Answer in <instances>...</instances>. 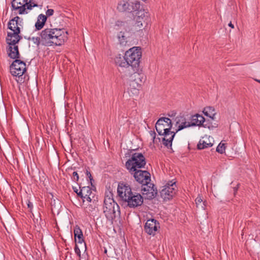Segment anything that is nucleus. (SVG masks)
<instances>
[{
    "label": "nucleus",
    "instance_id": "cd10ccee",
    "mask_svg": "<svg viewBox=\"0 0 260 260\" xmlns=\"http://www.w3.org/2000/svg\"><path fill=\"white\" fill-rule=\"evenodd\" d=\"M198 117L199 116H197L196 114L191 116L190 119L191 121L190 122V126H199Z\"/></svg>",
    "mask_w": 260,
    "mask_h": 260
},
{
    "label": "nucleus",
    "instance_id": "4468645a",
    "mask_svg": "<svg viewBox=\"0 0 260 260\" xmlns=\"http://www.w3.org/2000/svg\"><path fill=\"white\" fill-rule=\"evenodd\" d=\"M26 5L27 0H12V10H18V14L20 15L27 14Z\"/></svg>",
    "mask_w": 260,
    "mask_h": 260
},
{
    "label": "nucleus",
    "instance_id": "6e6552de",
    "mask_svg": "<svg viewBox=\"0 0 260 260\" xmlns=\"http://www.w3.org/2000/svg\"><path fill=\"white\" fill-rule=\"evenodd\" d=\"M117 9L120 12L128 13L140 11V4L137 1L135 2L122 1L118 3Z\"/></svg>",
    "mask_w": 260,
    "mask_h": 260
},
{
    "label": "nucleus",
    "instance_id": "f704fd0d",
    "mask_svg": "<svg viewBox=\"0 0 260 260\" xmlns=\"http://www.w3.org/2000/svg\"><path fill=\"white\" fill-rule=\"evenodd\" d=\"M86 174L87 177L89 179L91 185L92 186V181H93V179L91 176L90 172H89L87 169L86 170Z\"/></svg>",
    "mask_w": 260,
    "mask_h": 260
},
{
    "label": "nucleus",
    "instance_id": "58836bf2",
    "mask_svg": "<svg viewBox=\"0 0 260 260\" xmlns=\"http://www.w3.org/2000/svg\"><path fill=\"white\" fill-rule=\"evenodd\" d=\"M27 207L29 209V210L30 212H32V209L33 208V204L31 202H30L29 201H28L27 203Z\"/></svg>",
    "mask_w": 260,
    "mask_h": 260
},
{
    "label": "nucleus",
    "instance_id": "de8ad7c7",
    "mask_svg": "<svg viewBox=\"0 0 260 260\" xmlns=\"http://www.w3.org/2000/svg\"><path fill=\"white\" fill-rule=\"evenodd\" d=\"M256 81L260 83V80H256Z\"/></svg>",
    "mask_w": 260,
    "mask_h": 260
},
{
    "label": "nucleus",
    "instance_id": "9d476101",
    "mask_svg": "<svg viewBox=\"0 0 260 260\" xmlns=\"http://www.w3.org/2000/svg\"><path fill=\"white\" fill-rule=\"evenodd\" d=\"M143 197L138 192L133 191L132 194L128 196L124 201L127 203V206L131 208H136L141 206L143 203Z\"/></svg>",
    "mask_w": 260,
    "mask_h": 260
},
{
    "label": "nucleus",
    "instance_id": "412c9836",
    "mask_svg": "<svg viewBox=\"0 0 260 260\" xmlns=\"http://www.w3.org/2000/svg\"><path fill=\"white\" fill-rule=\"evenodd\" d=\"M129 87L128 88V92H133V94H137L139 93V88L141 87L140 84L139 83L135 82L134 81H132L129 79Z\"/></svg>",
    "mask_w": 260,
    "mask_h": 260
},
{
    "label": "nucleus",
    "instance_id": "393cba45",
    "mask_svg": "<svg viewBox=\"0 0 260 260\" xmlns=\"http://www.w3.org/2000/svg\"><path fill=\"white\" fill-rule=\"evenodd\" d=\"M196 206L198 208H201L205 209L206 205L205 202L203 201L202 198L201 196H198L195 200Z\"/></svg>",
    "mask_w": 260,
    "mask_h": 260
},
{
    "label": "nucleus",
    "instance_id": "7c9ffc66",
    "mask_svg": "<svg viewBox=\"0 0 260 260\" xmlns=\"http://www.w3.org/2000/svg\"><path fill=\"white\" fill-rule=\"evenodd\" d=\"M31 40L33 41L34 43L36 44L37 46H39L40 45L42 44V37H32Z\"/></svg>",
    "mask_w": 260,
    "mask_h": 260
},
{
    "label": "nucleus",
    "instance_id": "9b49d317",
    "mask_svg": "<svg viewBox=\"0 0 260 260\" xmlns=\"http://www.w3.org/2000/svg\"><path fill=\"white\" fill-rule=\"evenodd\" d=\"M175 183H167L160 191V196L164 201L171 200L175 194Z\"/></svg>",
    "mask_w": 260,
    "mask_h": 260
},
{
    "label": "nucleus",
    "instance_id": "a878e982",
    "mask_svg": "<svg viewBox=\"0 0 260 260\" xmlns=\"http://www.w3.org/2000/svg\"><path fill=\"white\" fill-rule=\"evenodd\" d=\"M212 119H205L202 126L205 128H208L209 129H212L214 127H216L217 125H214L211 121Z\"/></svg>",
    "mask_w": 260,
    "mask_h": 260
},
{
    "label": "nucleus",
    "instance_id": "09e8293b",
    "mask_svg": "<svg viewBox=\"0 0 260 260\" xmlns=\"http://www.w3.org/2000/svg\"><path fill=\"white\" fill-rule=\"evenodd\" d=\"M170 137H171V135H168V137H167V138H169Z\"/></svg>",
    "mask_w": 260,
    "mask_h": 260
},
{
    "label": "nucleus",
    "instance_id": "0eeeda50",
    "mask_svg": "<svg viewBox=\"0 0 260 260\" xmlns=\"http://www.w3.org/2000/svg\"><path fill=\"white\" fill-rule=\"evenodd\" d=\"M103 211L106 218L108 220H113L116 218V206L117 209H119V206L113 199H105Z\"/></svg>",
    "mask_w": 260,
    "mask_h": 260
},
{
    "label": "nucleus",
    "instance_id": "2f4dec72",
    "mask_svg": "<svg viewBox=\"0 0 260 260\" xmlns=\"http://www.w3.org/2000/svg\"><path fill=\"white\" fill-rule=\"evenodd\" d=\"M32 0H27V5H26V9L31 10L34 7H37L38 6V5H32Z\"/></svg>",
    "mask_w": 260,
    "mask_h": 260
},
{
    "label": "nucleus",
    "instance_id": "7ed1b4c3",
    "mask_svg": "<svg viewBox=\"0 0 260 260\" xmlns=\"http://www.w3.org/2000/svg\"><path fill=\"white\" fill-rule=\"evenodd\" d=\"M129 172L135 180L142 185V193L146 194L148 199H153L156 196L157 190L154 184L150 182L151 175L149 172L137 169L134 172Z\"/></svg>",
    "mask_w": 260,
    "mask_h": 260
},
{
    "label": "nucleus",
    "instance_id": "79ce46f5",
    "mask_svg": "<svg viewBox=\"0 0 260 260\" xmlns=\"http://www.w3.org/2000/svg\"><path fill=\"white\" fill-rule=\"evenodd\" d=\"M85 199L88 202H91L92 201L91 198H90V196H86V198Z\"/></svg>",
    "mask_w": 260,
    "mask_h": 260
},
{
    "label": "nucleus",
    "instance_id": "f03ea898",
    "mask_svg": "<svg viewBox=\"0 0 260 260\" xmlns=\"http://www.w3.org/2000/svg\"><path fill=\"white\" fill-rule=\"evenodd\" d=\"M68 32L64 29L45 28L40 34L42 45L45 46H61L68 39Z\"/></svg>",
    "mask_w": 260,
    "mask_h": 260
},
{
    "label": "nucleus",
    "instance_id": "1a4fd4ad",
    "mask_svg": "<svg viewBox=\"0 0 260 260\" xmlns=\"http://www.w3.org/2000/svg\"><path fill=\"white\" fill-rule=\"evenodd\" d=\"M167 125L165 132H163L165 134V137L162 139V144L168 148H171L172 146V141L177 133L171 131L173 124L171 119L168 120V122H165Z\"/></svg>",
    "mask_w": 260,
    "mask_h": 260
},
{
    "label": "nucleus",
    "instance_id": "423d86ee",
    "mask_svg": "<svg viewBox=\"0 0 260 260\" xmlns=\"http://www.w3.org/2000/svg\"><path fill=\"white\" fill-rule=\"evenodd\" d=\"M146 164V159L143 154L135 152L125 162V168L129 172H134L135 170L144 168Z\"/></svg>",
    "mask_w": 260,
    "mask_h": 260
},
{
    "label": "nucleus",
    "instance_id": "aec40b11",
    "mask_svg": "<svg viewBox=\"0 0 260 260\" xmlns=\"http://www.w3.org/2000/svg\"><path fill=\"white\" fill-rule=\"evenodd\" d=\"M47 21V16L43 14H40L38 17L37 21L35 23L36 29L41 30L44 27Z\"/></svg>",
    "mask_w": 260,
    "mask_h": 260
},
{
    "label": "nucleus",
    "instance_id": "8fccbe9b",
    "mask_svg": "<svg viewBox=\"0 0 260 260\" xmlns=\"http://www.w3.org/2000/svg\"><path fill=\"white\" fill-rule=\"evenodd\" d=\"M32 4V5H37V4H35V3H31Z\"/></svg>",
    "mask_w": 260,
    "mask_h": 260
},
{
    "label": "nucleus",
    "instance_id": "5701e85b",
    "mask_svg": "<svg viewBox=\"0 0 260 260\" xmlns=\"http://www.w3.org/2000/svg\"><path fill=\"white\" fill-rule=\"evenodd\" d=\"M213 146V143L206 141L200 140L199 143L197 145V148L199 150L204 149L207 148L211 147Z\"/></svg>",
    "mask_w": 260,
    "mask_h": 260
},
{
    "label": "nucleus",
    "instance_id": "a211bd4d",
    "mask_svg": "<svg viewBox=\"0 0 260 260\" xmlns=\"http://www.w3.org/2000/svg\"><path fill=\"white\" fill-rule=\"evenodd\" d=\"M74 236L75 238H78V243L83 245L85 248V251L86 250V243L83 239V236L82 230L78 226H76L74 229Z\"/></svg>",
    "mask_w": 260,
    "mask_h": 260
},
{
    "label": "nucleus",
    "instance_id": "4c0bfd02",
    "mask_svg": "<svg viewBox=\"0 0 260 260\" xmlns=\"http://www.w3.org/2000/svg\"><path fill=\"white\" fill-rule=\"evenodd\" d=\"M126 23L123 21L118 20L116 22L115 26H124Z\"/></svg>",
    "mask_w": 260,
    "mask_h": 260
},
{
    "label": "nucleus",
    "instance_id": "f8f14e48",
    "mask_svg": "<svg viewBox=\"0 0 260 260\" xmlns=\"http://www.w3.org/2000/svg\"><path fill=\"white\" fill-rule=\"evenodd\" d=\"M134 191L130 186L125 183L120 182L118 183L117 187V193L118 196L123 201H125L128 196L132 194V192Z\"/></svg>",
    "mask_w": 260,
    "mask_h": 260
},
{
    "label": "nucleus",
    "instance_id": "bb28decb",
    "mask_svg": "<svg viewBox=\"0 0 260 260\" xmlns=\"http://www.w3.org/2000/svg\"><path fill=\"white\" fill-rule=\"evenodd\" d=\"M177 126H178V128L176 130V133H177L179 131H181L185 128L190 127V122L185 121L182 123L178 124Z\"/></svg>",
    "mask_w": 260,
    "mask_h": 260
},
{
    "label": "nucleus",
    "instance_id": "f257e3e1",
    "mask_svg": "<svg viewBox=\"0 0 260 260\" xmlns=\"http://www.w3.org/2000/svg\"><path fill=\"white\" fill-rule=\"evenodd\" d=\"M6 51L10 58L15 59L10 66L11 74L18 78L16 79L18 83H23L26 78L25 73L26 71V68L25 62L20 59V54L18 46H7Z\"/></svg>",
    "mask_w": 260,
    "mask_h": 260
},
{
    "label": "nucleus",
    "instance_id": "e433bc0d",
    "mask_svg": "<svg viewBox=\"0 0 260 260\" xmlns=\"http://www.w3.org/2000/svg\"><path fill=\"white\" fill-rule=\"evenodd\" d=\"M54 14V10L53 9H48L46 12V16L50 17L53 15Z\"/></svg>",
    "mask_w": 260,
    "mask_h": 260
},
{
    "label": "nucleus",
    "instance_id": "c85d7f7f",
    "mask_svg": "<svg viewBox=\"0 0 260 260\" xmlns=\"http://www.w3.org/2000/svg\"><path fill=\"white\" fill-rule=\"evenodd\" d=\"M225 144L220 143L216 148V151L220 154H223L225 152Z\"/></svg>",
    "mask_w": 260,
    "mask_h": 260
},
{
    "label": "nucleus",
    "instance_id": "a19ab883",
    "mask_svg": "<svg viewBox=\"0 0 260 260\" xmlns=\"http://www.w3.org/2000/svg\"><path fill=\"white\" fill-rule=\"evenodd\" d=\"M73 189L74 191L75 192H76L77 193V194L78 195V193H79V191H78V189L77 188V187H73Z\"/></svg>",
    "mask_w": 260,
    "mask_h": 260
},
{
    "label": "nucleus",
    "instance_id": "473e14b6",
    "mask_svg": "<svg viewBox=\"0 0 260 260\" xmlns=\"http://www.w3.org/2000/svg\"><path fill=\"white\" fill-rule=\"evenodd\" d=\"M196 115L199 116L198 117V120H199V126H202L203 123H204L205 122V118L202 116V115H201L199 114H196Z\"/></svg>",
    "mask_w": 260,
    "mask_h": 260
},
{
    "label": "nucleus",
    "instance_id": "a18cd8bd",
    "mask_svg": "<svg viewBox=\"0 0 260 260\" xmlns=\"http://www.w3.org/2000/svg\"><path fill=\"white\" fill-rule=\"evenodd\" d=\"M237 190H238V188L237 187L234 188L235 193L237 191Z\"/></svg>",
    "mask_w": 260,
    "mask_h": 260
},
{
    "label": "nucleus",
    "instance_id": "b1692460",
    "mask_svg": "<svg viewBox=\"0 0 260 260\" xmlns=\"http://www.w3.org/2000/svg\"><path fill=\"white\" fill-rule=\"evenodd\" d=\"M118 39L119 40V44L122 46H126L127 41V37L125 35V33L123 31H120L118 34Z\"/></svg>",
    "mask_w": 260,
    "mask_h": 260
},
{
    "label": "nucleus",
    "instance_id": "6ab92c4d",
    "mask_svg": "<svg viewBox=\"0 0 260 260\" xmlns=\"http://www.w3.org/2000/svg\"><path fill=\"white\" fill-rule=\"evenodd\" d=\"M79 187L80 190L78 193V196L82 198L83 202H84V199L86 198V196H90L91 194V188L89 186H80Z\"/></svg>",
    "mask_w": 260,
    "mask_h": 260
},
{
    "label": "nucleus",
    "instance_id": "c03bdc74",
    "mask_svg": "<svg viewBox=\"0 0 260 260\" xmlns=\"http://www.w3.org/2000/svg\"><path fill=\"white\" fill-rule=\"evenodd\" d=\"M51 195L52 196L51 200H53V201H55V199H54V198H53L54 197L52 193H51Z\"/></svg>",
    "mask_w": 260,
    "mask_h": 260
},
{
    "label": "nucleus",
    "instance_id": "49530a36",
    "mask_svg": "<svg viewBox=\"0 0 260 260\" xmlns=\"http://www.w3.org/2000/svg\"><path fill=\"white\" fill-rule=\"evenodd\" d=\"M88 208H91V209H92V206H91V205H89V207H88Z\"/></svg>",
    "mask_w": 260,
    "mask_h": 260
},
{
    "label": "nucleus",
    "instance_id": "2eb2a0df",
    "mask_svg": "<svg viewBox=\"0 0 260 260\" xmlns=\"http://www.w3.org/2000/svg\"><path fill=\"white\" fill-rule=\"evenodd\" d=\"M133 71L134 73L131 74L129 79L141 85V84L144 82L145 78L144 75L141 72L142 70L140 69V63H139V68L138 71Z\"/></svg>",
    "mask_w": 260,
    "mask_h": 260
},
{
    "label": "nucleus",
    "instance_id": "4be33fe9",
    "mask_svg": "<svg viewBox=\"0 0 260 260\" xmlns=\"http://www.w3.org/2000/svg\"><path fill=\"white\" fill-rule=\"evenodd\" d=\"M203 113L206 116L209 117L211 119H214L215 115L214 112V109L212 107H207L205 108L203 110Z\"/></svg>",
    "mask_w": 260,
    "mask_h": 260
},
{
    "label": "nucleus",
    "instance_id": "72a5a7b5",
    "mask_svg": "<svg viewBox=\"0 0 260 260\" xmlns=\"http://www.w3.org/2000/svg\"><path fill=\"white\" fill-rule=\"evenodd\" d=\"M79 175L77 172H74L72 174V179L73 181L77 182L79 180Z\"/></svg>",
    "mask_w": 260,
    "mask_h": 260
},
{
    "label": "nucleus",
    "instance_id": "ea45409f",
    "mask_svg": "<svg viewBox=\"0 0 260 260\" xmlns=\"http://www.w3.org/2000/svg\"><path fill=\"white\" fill-rule=\"evenodd\" d=\"M150 134L154 140L155 138V136H156V134H155V132L151 131L150 132Z\"/></svg>",
    "mask_w": 260,
    "mask_h": 260
},
{
    "label": "nucleus",
    "instance_id": "39448f33",
    "mask_svg": "<svg viewBox=\"0 0 260 260\" xmlns=\"http://www.w3.org/2000/svg\"><path fill=\"white\" fill-rule=\"evenodd\" d=\"M20 19V18L17 16L10 20L8 23V28L12 31L7 32L6 38L7 46H18L17 44L22 39V37L20 35L21 28L18 26V20Z\"/></svg>",
    "mask_w": 260,
    "mask_h": 260
},
{
    "label": "nucleus",
    "instance_id": "37998d69",
    "mask_svg": "<svg viewBox=\"0 0 260 260\" xmlns=\"http://www.w3.org/2000/svg\"><path fill=\"white\" fill-rule=\"evenodd\" d=\"M228 25H229L230 27H232V28H234V25L232 24V23L231 22H230L229 23Z\"/></svg>",
    "mask_w": 260,
    "mask_h": 260
},
{
    "label": "nucleus",
    "instance_id": "c9c22d12",
    "mask_svg": "<svg viewBox=\"0 0 260 260\" xmlns=\"http://www.w3.org/2000/svg\"><path fill=\"white\" fill-rule=\"evenodd\" d=\"M75 252L79 257L81 258V251L78 246L76 244L75 246Z\"/></svg>",
    "mask_w": 260,
    "mask_h": 260
},
{
    "label": "nucleus",
    "instance_id": "f3484780",
    "mask_svg": "<svg viewBox=\"0 0 260 260\" xmlns=\"http://www.w3.org/2000/svg\"><path fill=\"white\" fill-rule=\"evenodd\" d=\"M136 23L135 25L136 26L139 27H141L143 25V22H145V17H147V15H145L144 13V11L142 10H140V11H138L136 13Z\"/></svg>",
    "mask_w": 260,
    "mask_h": 260
},
{
    "label": "nucleus",
    "instance_id": "c756f323",
    "mask_svg": "<svg viewBox=\"0 0 260 260\" xmlns=\"http://www.w3.org/2000/svg\"><path fill=\"white\" fill-rule=\"evenodd\" d=\"M175 121L176 126H177L178 124L186 121V119L184 116L179 115L176 117Z\"/></svg>",
    "mask_w": 260,
    "mask_h": 260
},
{
    "label": "nucleus",
    "instance_id": "20e7f679",
    "mask_svg": "<svg viewBox=\"0 0 260 260\" xmlns=\"http://www.w3.org/2000/svg\"><path fill=\"white\" fill-rule=\"evenodd\" d=\"M141 56V49H138V47H133L125 52L124 56L119 55L118 57H116L115 62L121 67L128 68V71L132 69L137 71Z\"/></svg>",
    "mask_w": 260,
    "mask_h": 260
},
{
    "label": "nucleus",
    "instance_id": "ddd939ff",
    "mask_svg": "<svg viewBox=\"0 0 260 260\" xmlns=\"http://www.w3.org/2000/svg\"><path fill=\"white\" fill-rule=\"evenodd\" d=\"M158 228H159V223L155 219H150L147 220L144 227L145 232L150 235H155Z\"/></svg>",
    "mask_w": 260,
    "mask_h": 260
},
{
    "label": "nucleus",
    "instance_id": "dca6fc26",
    "mask_svg": "<svg viewBox=\"0 0 260 260\" xmlns=\"http://www.w3.org/2000/svg\"><path fill=\"white\" fill-rule=\"evenodd\" d=\"M168 120H170V118L161 117L157 121L155 124V129L159 135L165 136V134H163V132H165L166 127V124L164 123L168 122Z\"/></svg>",
    "mask_w": 260,
    "mask_h": 260
}]
</instances>
